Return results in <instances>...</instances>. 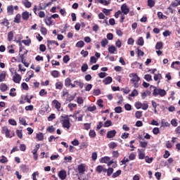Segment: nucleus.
Listing matches in <instances>:
<instances>
[{
  "label": "nucleus",
  "instance_id": "obj_1",
  "mask_svg": "<svg viewBox=\"0 0 180 180\" xmlns=\"http://www.w3.org/2000/svg\"><path fill=\"white\" fill-rule=\"evenodd\" d=\"M129 78H131V82L133 84L134 88H139V81H140V77L136 73H131L129 75Z\"/></svg>",
  "mask_w": 180,
  "mask_h": 180
},
{
  "label": "nucleus",
  "instance_id": "obj_2",
  "mask_svg": "<svg viewBox=\"0 0 180 180\" xmlns=\"http://www.w3.org/2000/svg\"><path fill=\"white\" fill-rule=\"evenodd\" d=\"M153 88H154L153 93V96H158V95H159V96H161V98H163V96H165V95H167V91L165 89H158L155 86H153Z\"/></svg>",
  "mask_w": 180,
  "mask_h": 180
},
{
  "label": "nucleus",
  "instance_id": "obj_3",
  "mask_svg": "<svg viewBox=\"0 0 180 180\" xmlns=\"http://www.w3.org/2000/svg\"><path fill=\"white\" fill-rule=\"evenodd\" d=\"M63 119L60 120V123L65 129H69L71 127V123L70 122V118L62 117Z\"/></svg>",
  "mask_w": 180,
  "mask_h": 180
},
{
  "label": "nucleus",
  "instance_id": "obj_4",
  "mask_svg": "<svg viewBox=\"0 0 180 180\" xmlns=\"http://www.w3.org/2000/svg\"><path fill=\"white\" fill-rule=\"evenodd\" d=\"M121 11H122V13H124V15H127L129 13V12H130V8H129V7H127V4H124L121 6Z\"/></svg>",
  "mask_w": 180,
  "mask_h": 180
},
{
  "label": "nucleus",
  "instance_id": "obj_5",
  "mask_svg": "<svg viewBox=\"0 0 180 180\" xmlns=\"http://www.w3.org/2000/svg\"><path fill=\"white\" fill-rule=\"evenodd\" d=\"M2 133L3 134H5L6 137H8L9 139H11L12 136H11V131L8 127H4L2 128Z\"/></svg>",
  "mask_w": 180,
  "mask_h": 180
},
{
  "label": "nucleus",
  "instance_id": "obj_6",
  "mask_svg": "<svg viewBox=\"0 0 180 180\" xmlns=\"http://www.w3.org/2000/svg\"><path fill=\"white\" fill-rule=\"evenodd\" d=\"M13 81L15 82V84H20V81L22 80V77L18 73H15V75L13 77Z\"/></svg>",
  "mask_w": 180,
  "mask_h": 180
},
{
  "label": "nucleus",
  "instance_id": "obj_7",
  "mask_svg": "<svg viewBox=\"0 0 180 180\" xmlns=\"http://www.w3.org/2000/svg\"><path fill=\"white\" fill-rule=\"evenodd\" d=\"M108 52L110 54H116L117 53V49L115 46H108Z\"/></svg>",
  "mask_w": 180,
  "mask_h": 180
},
{
  "label": "nucleus",
  "instance_id": "obj_8",
  "mask_svg": "<svg viewBox=\"0 0 180 180\" xmlns=\"http://www.w3.org/2000/svg\"><path fill=\"white\" fill-rule=\"evenodd\" d=\"M116 136V130L113 129L108 131L107 139H113Z\"/></svg>",
  "mask_w": 180,
  "mask_h": 180
},
{
  "label": "nucleus",
  "instance_id": "obj_9",
  "mask_svg": "<svg viewBox=\"0 0 180 180\" xmlns=\"http://www.w3.org/2000/svg\"><path fill=\"white\" fill-rule=\"evenodd\" d=\"M58 176L60 179L64 180L65 178H67V172L65 170H61L58 173Z\"/></svg>",
  "mask_w": 180,
  "mask_h": 180
},
{
  "label": "nucleus",
  "instance_id": "obj_10",
  "mask_svg": "<svg viewBox=\"0 0 180 180\" xmlns=\"http://www.w3.org/2000/svg\"><path fill=\"white\" fill-rule=\"evenodd\" d=\"M30 15H32V14L29 13L27 11H25L22 13V18L23 20H27L30 18Z\"/></svg>",
  "mask_w": 180,
  "mask_h": 180
},
{
  "label": "nucleus",
  "instance_id": "obj_11",
  "mask_svg": "<svg viewBox=\"0 0 180 180\" xmlns=\"http://www.w3.org/2000/svg\"><path fill=\"white\" fill-rule=\"evenodd\" d=\"M52 103L53 105H55V108L56 109H57L58 110H60V108H61V103H60V102H58V101L57 100H53Z\"/></svg>",
  "mask_w": 180,
  "mask_h": 180
},
{
  "label": "nucleus",
  "instance_id": "obj_12",
  "mask_svg": "<svg viewBox=\"0 0 180 180\" xmlns=\"http://www.w3.org/2000/svg\"><path fill=\"white\" fill-rule=\"evenodd\" d=\"M112 77H107L105 79H103V82L105 84V85H109V84L112 83Z\"/></svg>",
  "mask_w": 180,
  "mask_h": 180
},
{
  "label": "nucleus",
  "instance_id": "obj_13",
  "mask_svg": "<svg viewBox=\"0 0 180 180\" xmlns=\"http://www.w3.org/2000/svg\"><path fill=\"white\" fill-rule=\"evenodd\" d=\"M179 5L180 0H175L171 3L170 6H172V8H176V6H179Z\"/></svg>",
  "mask_w": 180,
  "mask_h": 180
},
{
  "label": "nucleus",
  "instance_id": "obj_14",
  "mask_svg": "<svg viewBox=\"0 0 180 180\" xmlns=\"http://www.w3.org/2000/svg\"><path fill=\"white\" fill-rule=\"evenodd\" d=\"M55 86H56V89H59L60 91V89H63V82H57L55 84Z\"/></svg>",
  "mask_w": 180,
  "mask_h": 180
},
{
  "label": "nucleus",
  "instance_id": "obj_15",
  "mask_svg": "<svg viewBox=\"0 0 180 180\" xmlns=\"http://www.w3.org/2000/svg\"><path fill=\"white\" fill-rule=\"evenodd\" d=\"M150 94H151V92L146 91L145 92L141 93V96L142 99H146V98H147V96H149V95Z\"/></svg>",
  "mask_w": 180,
  "mask_h": 180
},
{
  "label": "nucleus",
  "instance_id": "obj_16",
  "mask_svg": "<svg viewBox=\"0 0 180 180\" xmlns=\"http://www.w3.org/2000/svg\"><path fill=\"white\" fill-rule=\"evenodd\" d=\"M108 161H110V158L105 156L101 158V162L103 164H108Z\"/></svg>",
  "mask_w": 180,
  "mask_h": 180
},
{
  "label": "nucleus",
  "instance_id": "obj_17",
  "mask_svg": "<svg viewBox=\"0 0 180 180\" xmlns=\"http://www.w3.org/2000/svg\"><path fill=\"white\" fill-rule=\"evenodd\" d=\"M0 89H1V92H5V91H8V86H6V84L2 83L0 85Z\"/></svg>",
  "mask_w": 180,
  "mask_h": 180
},
{
  "label": "nucleus",
  "instance_id": "obj_18",
  "mask_svg": "<svg viewBox=\"0 0 180 180\" xmlns=\"http://www.w3.org/2000/svg\"><path fill=\"white\" fill-rule=\"evenodd\" d=\"M99 4H101V5H105V6H108L110 4V2L108 0H97Z\"/></svg>",
  "mask_w": 180,
  "mask_h": 180
},
{
  "label": "nucleus",
  "instance_id": "obj_19",
  "mask_svg": "<svg viewBox=\"0 0 180 180\" xmlns=\"http://www.w3.org/2000/svg\"><path fill=\"white\" fill-rule=\"evenodd\" d=\"M162 127H169L171 126V124L169 122L162 120L161 122Z\"/></svg>",
  "mask_w": 180,
  "mask_h": 180
},
{
  "label": "nucleus",
  "instance_id": "obj_20",
  "mask_svg": "<svg viewBox=\"0 0 180 180\" xmlns=\"http://www.w3.org/2000/svg\"><path fill=\"white\" fill-rule=\"evenodd\" d=\"M6 78V72H1L0 74V82H4Z\"/></svg>",
  "mask_w": 180,
  "mask_h": 180
},
{
  "label": "nucleus",
  "instance_id": "obj_21",
  "mask_svg": "<svg viewBox=\"0 0 180 180\" xmlns=\"http://www.w3.org/2000/svg\"><path fill=\"white\" fill-rule=\"evenodd\" d=\"M7 13L9 15L13 14V6H9L7 7Z\"/></svg>",
  "mask_w": 180,
  "mask_h": 180
},
{
  "label": "nucleus",
  "instance_id": "obj_22",
  "mask_svg": "<svg viewBox=\"0 0 180 180\" xmlns=\"http://www.w3.org/2000/svg\"><path fill=\"white\" fill-rule=\"evenodd\" d=\"M36 137L39 141H41L44 139V136L43 135V133L37 134Z\"/></svg>",
  "mask_w": 180,
  "mask_h": 180
},
{
  "label": "nucleus",
  "instance_id": "obj_23",
  "mask_svg": "<svg viewBox=\"0 0 180 180\" xmlns=\"http://www.w3.org/2000/svg\"><path fill=\"white\" fill-rule=\"evenodd\" d=\"M20 18H22V15H20V14H17L14 19L15 23H20Z\"/></svg>",
  "mask_w": 180,
  "mask_h": 180
},
{
  "label": "nucleus",
  "instance_id": "obj_24",
  "mask_svg": "<svg viewBox=\"0 0 180 180\" xmlns=\"http://www.w3.org/2000/svg\"><path fill=\"white\" fill-rule=\"evenodd\" d=\"M23 5L25 6V8H30L32 6V3L27 0H25L22 2Z\"/></svg>",
  "mask_w": 180,
  "mask_h": 180
},
{
  "label": "nucleus",
  "instance_id": "obj_25",
  "mask_svg": "<svg viewBox=\"0 0 180 180\" xmlns=\"http://www.w3.org/2000/svg\"><path fill=\"white\" fill-rule=\"evenodd\" d=\"M108 147L109 148H112L113 150V148H116V147H117V143L115 142H110L108 143Z\"/></svg>",
  "mask_w": 180,
  "mask_h": 180
},
{
  "label": "nucleus",
  "instance_id": "obj_26",
  "mask_svg": "<svg viewBox=\"0 0 180 180\" xmlns=\"http://www.w3.org/2000/svg\"><path fill=\"white\" fill-rule=\"evenodd\" d=\"M141 109H143V110H147L148 109V103L146 101L142 103Z\"/></svg>",
  "mask_w": 180,
  "mask_h": 180
},
{
  "label": "nucleus",
  "instance_id": "obj_27",
  "mask_svg": "<svg viewBox=\"0 0 180 180\" xmlns=\"http://www.w3.org/2000/svg\"><path fill=\"white\" fill-rule=\"evenodd\" d=\"M85 45L84 41H79L76 44V47H79V49H82V46Z\"/></svg>",
  "mask_w": 180,
  "mask_h": 180
},
{
  "label": "nucleus",
  "instance_id": "obj_28",
  "mask_svg": "<svg viewBox=\"0 0 180 180\" xmlns=\"http://www.w3.org/2000/svg\"><path fill=\"white\" fill-rule=\"evenodd\" d=\"M78 171L79 174H84L85 172V167L83 165H79L78 167Z\"/></svg>",
  "mask_w": 180,
  "mask_h": 180
},
{
  "label": "nucleus",
  "instance_id": "obj_29",
  "mask_svg": "<svg viewBox=\"0 0 180 180\" xmlns=\"http://www.w3.org/2000/svg\"><path fill=\"white\" fill-rule=\"evenodd\" d=\"M155 5V1L154 0H148V6L150 8H153Z\"/></svg>",
  "mask_w": 180,
  "mask_h": 180
},
{
  "label": "nucleus",
  "instance_id": "obj_30",
  "mask_svg": "<svg viewBox=\"0 0 180 180\" xmlns=\"http://www.w3.org/2000/svg\"><path fill=\"white\" fill-rule=\"evenodd\" d=\"M60 75V72L57 70H53L51 72V75L53 77V78H57L58 77V75Z\"/></svg>",
  "mask_w": 180,
  "mask_h": 180
},
{
  "label": "nucleus",
  "instance_id": "obj_31",
  "mask_svg": "<svg viewBox=\"0 0 180 180\" xmlns=\"http://www.w3.org/2000/svg\"><path fill=\"white\" fill-rule=\"evenodd\" d=\"M20 124H22L23 126H27V123H26V120L23 117L19 118Z\"/></svg>",
  "mask_w": 180,
  "mask_h": 180
},
{
  "label": "nucleus",
  "instance_id": "obj_32",
  "mask_svg": "<svg viewBox=\"0 0 180 180\" xmlns=\"http://www.w3.org/2000/svg\"><path fill=\"white\" fill-rule=\"evenodd\" d=\"M45 23L48 26L53 25V21H51V17H49L47 20H45Z\"/></svg>",
  "mask_w": 180,
  "mask_h": 180
},
{
  "label": "nucleus",
  "instance_id": "obj_33",
  "mask_svg": "<svg viewBox=\"0 0 180 180\" xmlns=\"http://www.w3.org/2000/svg\"><path fill=\"white\" fill-rule=\"evenodd\" d=\"M143 116V112L141 111H136L135 113V117L136 119H140Z\"/></svg>",
  "mask_w": 180,
  "mask_h": 180
},
{
  "label": "nucleus",
  "instance_id": "obj_34",
  "mask_svg": "<svg viewBox=\"0 0 180 180\" xmlns=\"http://www.w3.org/2000/svg\"><path fill=\"white\" fill-rule=\"evenodd\" d=\"M162 79V76L161 75V74H156L154 76L155 81H159V79Z\"/></svg>",
  "mask_w": 180,
  "mask_h": 180
},
{
  "label": "nucleus",
  "instance_id": "obj_35",
  "mask_svg": "<svg viewBox=\"0 0 180 180\" xmlns=\"http://www.w3.org/2000/svg\"><path fill=\"white\" fill-rule=\"evenodd\" d=\"M109 43V41L108 39H104L101 41V46L102 47H106V45Z\"/></svg>",
  "mask_w": 180,
  "mask_h": 180
},
{
  "label": "nucleus",
  "instance_id": "obj_36",
  "mask_svg": "<svg viewBox=\"0 0 180 180\" xmlns=\"http://www.w3.org/2000/svg\"><path fill=\"white\" fill-rule=\"evenodd\" d=\"M156 50H161L162 49V42H158L155 46Z\"/></svg>",
  "mask_w": 180,
  "mask_h": 180
},
{
  "label": "nucleus",
  "instance_id": "obj_37",
  "mask_svg": "<svg viewBox=\"0 0 180 180\" xmlns=\"http://www.w3.org/2000/svg\"><path fill=\"white\" fill-rule=\"evenodd\" d=\"M0 162H1V164H5L6 162H8V158L4 155H2L1 159L0 160Z\"/></svg>",
  "mask_w": 180,
  "mask_h": 180
},
{
  "label": "nucleus",
  "instance_id": "obj_38",
  "mask_svg": "<svg viewBox=\"0 0 180 180\" xmlns=\"http://www.w3.org/2000/svg\"><path fill=\"white\" fill-rule=\"evenodd\" d=\"M65 86H70V85H71V79L70 78L65 79Z\"/></svg>",
  "mask_w": 180,
  "mask_h": 180
},
{
  "label": "nucleus",
  "instance_id": "obj_39",
  "mask_svg": "<svg viewBox=\"0 0 180 180\" xmlns=\"http://www.w3.org/2000/svg\"><path fill=\"white\" fill-rule=\"evenodd\" d=\"M120 174H122V170H117L116 172L113 173L112 176L113 178H117Z\"/></svg>",
  "mask_w": 180,
  "mask_h": 180
},
{
  "label": "nucleus",
  "instance_id": "obj_40",
  "mask_svg": "<svg viewBox=\"0 0 180 180\" xmlns=\"http://www.w3.org/2000/svg\"><path fill=\"white\" fill-rule=\"evenodd\" d=\"M138 44L139 46H144V39L143 37H139L138 39Z\"/></svg>",
  "mask_w": 180,
  "mask_h": 180
},
{
  "label": "nucleus",
  "instance_id": "obj_41",
  "mask_svg": "<svg viewBox=\"0 0 180 180\" xmlns=\"http://www.w3.org/2000/svg\"><path fill=\"white\" fill-rule=\"evenodd\" d=\"M144 79H146L148 82H150V81H153V77L150 75H146L144 76Z\"/></svg>",
  "mask_w": 180,
  "mask_h": 180
},
{
  "label": "nucleus",
  "instance_id": "obj_42",
  "mask_svg": "<svg viewBox=\"0 0 180 180\" xmlns=\"http://www.w3.org/2000/svg\"><path fill=\"white\" fill-rule=\"evenodd\" d=\"M112 174H113V168L109 167L107 169V175H108V176H110V175H112Z\"/></svg>",
  "mask_w": 180,
  "mask_h": 180
},
{
  "label": "nucleus",
  "instance_id": "obj_43",
  "mask_svg": "<svg viewBox=\"0 0 180 180\" xmlns=\"http://www.w3.org/2000/svg\"><path fill=\"white\" fill-rule=\"evenodd\" d=\"M75 84H76V85H77V86L80 87L81 89H82L84 88V83H82L81 82L75 81Z\"/></svg>",
  "mask_w": 180,
  "mask_h": 180
},
{
  "label": "nucleus",
  "instance_id": "obj_44",
  "mask_svg": "<svg viewBox=\"0 0 180 180\" xmlns=\"http://www.w3.org/2000/svg\"><path fill=\"white\" fill-rule=\"evenodd\" d=\"M56 44V46H58V42L56 41H48V46L50 47V46Z\"/></svg>",
  "mask_w": 180,
  "mask_h": 180
},
{
  "label": "nucleus",
  "instance_id": "obj_45",
  "mask_svg": "<svg viewBox=\"0 0 180 180\" xmlns=\"http://www.w3.org/2000/svg\"><path fill=\"white\" fill-rule=\"evenodd\" d=\"M142 105H143V103H141V102L138 101V102L135 103V108H136L137 109H141Z\"/></svg>",
  "mask_w": 180,
  "mask_h": 180
},
{
  "label": "nucleus",
  "instance_id": "obj_46",
  "mask_svg": "<svg viewBox=\"0 0 180 180\" xmlns=\"http://www.w3.org/2000/svg\"><path fill=\"white\" fill-rule=\"evenodd\" d=\"M22 43H23V44H25V46H30V43H32V40L30 39L22 40Z\"/></svg>",
  "mask_w": 180,
  "mask_h": 180
},
{
  "label": "nucleus",
  "instance_id": "obj_47",
  "mask_svg": "<svg viewBox=\"0 0 180 180\" xmlns=\"http://www.w3.org/2000/svg\"><path fill=\"white\" fill-rule=\"evenodd\" d=\"M110 126H112V121L107 120L104 123V127H110Z\"/></svg>",
  "mask_w": 180,
  "mask_h": 180
},
{
  "label": "nucleus",
  "instance_id": "obj_48",
  "mask_svg": "<svg viewBox=\"0 0 180 180\" xmlns=\"http://www.w3.org/2000/svg\"><path fill=\"white\" fill-rule=\"evenodd\" d=\"M41 33L44 34V36H46L47 34V29L44 27H41Z\"/></svg>",
  "mask_w": 180,
  "mask_h": 180
},
{
  "label": "nucleus",
  "instance_id": "obj_49",
  "mask_svg": "<svg viewBox=\"0 0 180 180\" xmlns=\"http://www.w3.org/2000/svg\"><path fill=\"white\" fill-rule=\"evenodd\" d=\"M47 130L49 131V133H54L56 131V128L53 126H50L47 128Z\"/></svg>",
  "mask_w": 180,
  "mask_h": 180
},
{
  "label": "nucleus",
  "instance_id": "obj_50",
  "mask_svg": "<svg viewBox=\"0 0 180 180\" xmlns=\"http://www.w3.org/2000/svg\"><path fill=\"white\" fill-rule=\"evenodd\" d=\"M8 39L9 41H11V40L13 39V32H8Z\"/></svg>",
  "mask_w": 180,
  "mask_h": 180
},
{
  "label": "nucleus",
  "instance_id": "obj_51",
  "mask_svg": "<svg viewBox=\"0 0 180 180\" xmlns=\"http://www.w3.org/2000/svg\"><path fill=\"white\" fill-rule=\"evenodd\" d=\"M96 171H97V172H98V174H101V172H102V171H103V167L101 165L97 166Z\"/></svg>",
  "mask_w": 180,
  "mask_h": 180
},
{
  "label": "nucleus",
  "instance_id": "obj_52",
  "mask_svg": "<svg viewBox=\"0 0 180 180\" xmlns=\"http://www.w3.org/2000/svg\"><path fill=\"white\" fill-rule=\"evenodd\" d=\"M70 61V56L68 55H66L63 57V63L67 64Z\"/></svg>",
  "mask_w": 180,
  "mask_h": 180
},
{
  "label": "nucleus",
  "instance_id": "obj_53",
  "mask_svg": "<svg viewBox=\"0 0 180 180\" xmlns=\"http://www.w3.org/2000/svg\"><path fill=\"white\" fill-rule=\"evenodd\" d=\"M153 134H155V135L158 134L160 133V128L158 127L153 128Z\"/></svg>",
  "mask_w": 180,
  "mask_h": 180
},
{
  "label": "nucleus",
  "instance_id": "obj_54",
  "mask_svg": "<svg viewBox=\"0 0 180 180\" xmlns=\"http://www.w3.org/2000/svg\"><path fill=\"white\" fill-rule=\"evenodd\" d=\"M16 134L18 137H19V139H22V137H23V135L22 134V130H16Z\"/></svg>",
  "mask_w": 180,
  "mask_h": 180
},
{
  "label": "nucleus",
  "instance_id": "obj_55",
  "mask_svg": "<svg viewBox=\"0 0 180 180\" xmlns=\"http://www.w3.org/2000/svg\"><path fill=\"white\" fill-rule=\"evenodd\" d=\"M39 50L40 51H41L42 53H44V51H46V45L44 44H41L39 46Z\"/></svg>",
  "mask_w": 180,
  "mask_h": 180
},
{
  "label": "nucleus",
  "instance_id": "obj_56",
  "mask_svg": "<svg viewBox=\"0 0 180 180\" xmlns=\"http://www.w3.org/2000/svg\"><path fill=\"white\" fill-rule=\"evenodd\" d=\"M136 159V154L134 153H131L129 155V160L130 161H133V160H135Z\"/></svg>",
  "mask_w": 180,
  "mask_h": 180
},
{
  "label": "nucleus",
  "instance_id": "obj_57",
  "mask_svg": "<svg viewBox=\"0 0 180 180\" xmlns=\"http://www.w3.org/2000/svg\"><path fill=\"white\" fill-rule=\"evenodd\" d=\"M96 61H97V59L96 58H95V56H91L90 58V63H91L92 64H96Z\"/></svg>",
  "mask_w": 180,
  "mask_h": 180
},
{
  "label": "nucleus",
  "instance_id": "obj_58",
  "mask_svg": "<svg viewBox=\"0 0 180 180\" xmlns=\"http://www.w3.org/2000/svg\"><path fill=\"white\" fill-rule=\"evenodd\" d=\"M139 95V91H137L136 89H134L131 94H129V96H137Z\"/></svg>",
  "mask_w": 180,
  "mask_h": 180
},
{
  "label": "nucleus",
  "instance_id": "obj_59",
  "mask_svg": "<svg viewBox=\"0 0 180 180\" xmlns=\"http://www.w3.org/2000/svg\"><path fill=\"white\" fill-rule=\"evenodd\" d=\"M87 109L89 112H94V110H96V105L90 106Z\"/></svg>",
  "mask_w": 180,
  "mask_h": 180
},
{
  "label": "nucleus",
  "instance_id": "obj_60",
  "mask_svg": "<svg viewBox=\"0 0 180 180\" xmlns=\"http://www.w3.org/2000/svg\"><path fill=\"white\" fill-rule=\"evenodd\" d=\"M77 102L79 105H82L84 103V99H82V97H77Z\"/></svg>",
  "mask_w": 180,
  "mask_h": 180
},
{
  "label": "nucleus",
  "instance_id": "obj_61",
  "mask_svg": "<svg viewBox=\"0 0 180 180\" xmlns=\"http://www.w3.org/2000/svg\"><path fill=\"white\" fill-rule=\"evenodd\" d=\"M115 112L116 113H122V107L118 106L115 108Z\"/></svg>",
  "mask_w": 180,
  "mask_h": 180
},
{
  "label": "nucleus",
  "instance_id": "obj_62",
  "mask_svg": "<svg viewBox=\"0 0 180 180\" xmlns=\"http://www.w3.org/2000/svg\"><path fill=\"white\" fill-rule=\"evenodd\" d=\"M86 70H88V65L87 64H84L82 66V72H85V71H86Z\"/></svg>",
  "mask_w": 180,
  "mask_h": 180
},
{
  "label": "nucleus",
  "instance_id": "obj_63",
  "mask_svg": "<svg viewBox=\"0 0 180 180\" xmlns=\"http://www.w3.org/2000/svg\"><path fill=\"white\" fill-rule=\"evenodd\" d=\"M91 89H92V84H87L86 86L85 91L86 92H89V91H91Z\"/></svg>",
  "mask_w": 180,
  "mask_h": 180
},
{
  "label": "nucleus",
  "instance_id": "obj_64",
  "mask_svg": "<svg viewBox=\"0 0 180 180\" xmlns=\"http://www.w3.org/2000/svg\"><path fill=\"white\" fill-rule=\"evenodd\" d=\"M158 16L159 19H164V18H167V16L164 15L162 12H158Z\"/></svg>",
  "mask_w": 180,
  "mask_h": 180
}]
</instances>
